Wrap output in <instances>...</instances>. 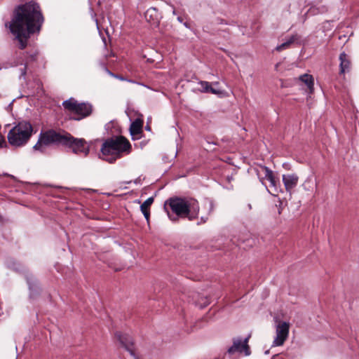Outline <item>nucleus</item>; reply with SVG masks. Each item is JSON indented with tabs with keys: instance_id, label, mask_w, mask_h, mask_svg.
<instances>
[{
	"instance_id": "nucleus-1",
	"label": "nucleus",
	"mask_w": 359,
	"mask_h": 359,
	"mask_svg": "<svg viewBox=\"0 0 359 359\" xmlns=\"http://www.w3.org/2000/svg\"><path fill=\"white\" fill-rule=\"evenodd\" d=\"M43 21L40 6L35 1H31L15 7L8 27L19 42L20 49H25L30 36L40 32Z\"/></svg>"
},
{
	"instance_id": "nucleus-2",
	"label": "nucleus",
	"mask_w": 359,
	"mask_h": 359,
	"mask_svg": "<svg viewBox=\"0 0 359 359\" xmlns=\"http://www.w3.org/2000/svg\"><path fill=\"white\" fill-rule=\"evenodd\" d=\"M163 208L172 222H177L179 218L193 221L198 217L200 210L199 203L195 198L178 196L166 200Z\"/></svg>"
},
{
	"instance_id": "nucleus-3",
	"label": "nucleus",
	"mask_w": 359,
	"mask_h": 359,
	"mask_svg": "<svg viewBox=\"0 0 359 359\" xmlns=\"http://www.w3.org/2000/svg\"><path fill=\"white\" fill-rule=\"evenodd\" d=\"M100 151L104 156V159L113 163L122 156V153L130 152L131 144L123 136H116L107 139L102 144Z\"/></svg>"
},
{
	"instance_id": "nucleus-4",
	"label": "nucleus",
	"mask_w": 359,
	"mask_h": 359,
	"mask_svg": "<svg viewBox=\"0 0 359 359\" xmlns=\"http://www.w3.org/2000/svg\"><path fill=\"white\" fill-rule=\"evenodd\" d=\"M66 133L67 132L65 130L57 132L54 129L41 130L36 144L33 147V149L44 153L46 147L50 145L64 147L65 141L66 140Z\"/></svg>"
},
{
	"instance_id": "nucleus-5",
	"label": "nucleus",
	"mask_w": 359,
	"mask_h": 359,
	"mask_svg": "<svg viewBox=\"0 0 359 359\" xmlns=\"http://www.w3.org/2000/svg\"><path fill=\"white\" fill-rule=\"evenodd\" d=\"M32 132L33 127L29 121H20L8 132V141L12 146L22 147L29 141Z\"/></svg>"
},
{
	"instance_id": "nucleus-6",
	"label": "nucleus",
	"mask_w": 359,
	"mask_h": 359,
	"mask_svg": "<svg viewBox=\"0 0 359 359\" xmlns=\"http://www.w3.org/2000/svg\"><path fill=\"white\" fill-rule=\"evenodd\" d=\"M66 110L74 113L76 116L72 118L74 121H81L91 115L93 106L89 102L79 103L74 98H69L62 102Z\"/></svg>"
},
{
	"instance_id": "nucleus-7",
	"label": "nucleus",
	"mask_w": 359,
	"mask_h": 359,
	"mask_svg": "<svg viewBox=\"0 0 359 359\" xmlns=\"http://www.w3.org/2000/svg\"><path fill=\"white\" fill-rule=\"evenodd\" d=\"M64 147L71 149L76 154H83L86 156L89 154V146L87 145V142L83 138H76L67 132Z\"/></svg>"
},
{
	"instance_id": "nucleus-8",
	"label": "nucleus",
	"mask_w": 359,
	"mask_h": 359,
	"mask_svg": "<svg viewBox=\"0 0 359 359\" xmlns=\"http://www.w3.org/2000/svg\"><path fill=\"white\" fill-rule=\"evenodd\" d=\"M250 337V336L249 335L243 340L240 338H233V345L228 348L227 352L229 354H233L236 351L239 353L244 352L245 355H250L251 351L248 344Z\"/></svg>"
},
{
	"instance_id": "nucleus-9",
	"label": "nucleus",
	"mask_w": 359,
	"mask_h": 359,
	"mask_svg": "<svg viewBox=\"0 0 359 359\" xmlns=\"http://www.w3.org/2000/svg\"><path fill=\"white\" fill-rule=\"evenodd\" d=\"M25 278L28 285L30 298H35L41 292V287L36 276L29 271L25 273Z\"/></svg>"
},
{
	"instance_id": "nucleus-10",
	"label": "nucleus",
	"mask_w": 359,
	"mask_h": 359,
	"mask_svg": "<svg viewBox=\"0 0 359 359\" xmlns=\"http://www.w3.org/2000/svg\"><path fill=\"white\" fill-rule=\"evenodd\" d=\"M115 337L120 342L121 346L125 348V349L128 351L130 354L135 358V359H138L135 353L133 339L130 335L127 334H122L120 332H116L115 333Z\"/></svg>"
},
{
	"instance_id": "nucleus-11",
	"label": "nucleus",
	"mask_w": 359,
	"mask_h": 359,
	"mask_svg": "<svg viewBox=\"0 0 359 359\" xmlns=\"http://www.w3.org/2000/svg\"><path fill=\"white\" fill-rule=\"evenodd\" d=\"M143 123V119L140 118H137L131 123L129 130L133 140H139L142 137Z\"/></svg>"
},
{
	"instance_id": "nucleus-12",
	"label": "nucleus",
	"mask_w": 359,
	"mask_h": 359,
	"mask_svg": "<svg viewBox=\"0 0 359 359\" xmlns=\"http://www.w3.org/2000/svg\"><path fill=\"white\" fill-rule=\"evenodd\" d=\"M293 43H296L297 45H302V37L298 34H295L290 36V38L284 43L278 46L276 48L277 51H282L285 49H287L290 47V46Z\"/></svg>"
},
{
	"instance_id": "nucleus-13",
	"label": "nucleus",
	"mask_w": 359,
	"mask_h": 359,
	"mask_svg": "<svg viewBox=\"0 0 359 359\" xmlns=\"http://www.w3.org/2000/svg\"><path fill=\"white\" fill-rule=\"evenodd\" d=\"M299 177L295 174L283 175V182L287 191H291L297 184Z\"/></svg>"
},
{
	"instance_id": "nucleus-14",
	"label": "nucleus",
	"mask_w": 359,
	"mask_h": 359,
	"mask_svg": "<svg viewBox=\"0 0 359 359\" xmlns=\"http://www.w3.org/2000/svg\"><path fill=\"white\" fill-rule=\"evenodd\" d=\"M144 18L149 23L157 25L159 22L160 13L156 8L151 7L145 12Z\"/></svg>"
},
{
	"instance_id": "nucleus-15",
	"label": "nucleus",
	"mask_w": 359,
	"mask_h": 359,
	"mask_svg": "<svg viewBox=\"0 0 359 359\" xmlns=\"http://www.w3.org/2000/svg\"><path fill=\"white\" fill-rule=\"evenodd\" d=\"M260 168L264 172V177L261 178L260 181L263 183V179H266L270 182L271 187L276 189L277 183L278 181L276 180V177H274L273 171L264 165L260 166Z\"/></svg>"
},
{
	"instance_id": "nucleus-16",
	"label": "nucleus",
	"mask_w": 359,
	"mask_h": 359,
	"mask_svg": "<svg viewBox=\"0 0 359 359\" xmlns=\"http://www.w3.org/2000/svg\"><path fill=\"white\" fill-rule=\"evenodd\" d=\"M198 84L201 87V91L202 93H212L214 95H218L219 96H221L222 95H223L224 93V92L223 90H217V89L212 88L210 83H209L208 81H199Z\"/></svg>"
},
{
	"instance_id": "nucleus-17",
	"label": "nucleus",
	"mask_w": 359,
	"mask_h": 359,
	"mask_svg": "<svg viewBox=\"0 0 359 359\" xmlns=\"http://www.w3.org/2000/svg\"><path fill=\"white\" fill-rule=\"evenodd\" d=\"M339 60L340 74L348 72L351 69V61L348 55L344 52L341 53L339 55Z\"/></svg>"
},
{
	"instance_id": "nucleus-18",
	"label": "nucleus",
	"mask_w": 359,
	"mask_h": 359,
	"mask_svg": "<svg viewBox=\"0 0 359 359\" xmlns=\"http://www.w3.org/2000/svg\"><path fill=\"white\" fill-rule=\"evenodd\" d=\"M299 80L307 86L311 92L313 90L314 81L311 75L303 74L299 76Z\"/></svg>"
},
{
	"instance_id": "nucleus-19",
	"label": "nucleus",
	"mask_w": 359,
	"mask_h": 359,
	"mask_svg": "<svg viewBox=\"0 0 359 359\" xmlns=\"http://www.w3.org/2000/svg\"><path fill=\"white\" fill-rule=\"evenodd\" d=\"M290 325L286 322H282L279 323L276 327V333L280 335H283L286 337H288Z\"/></svg>"
},
{
	"instance_id": "nucleus-20",
	"label": "nucleus",
	"mask_w": 359,
	"mask_h": 359,
	"mask_svg": "<svg viewBox=\"0 0 359 359\" xmlns=\"http://www.w3.org/2000/svg\"><path fill=\"white\" fill-rule=\"evenodd\" d=\"M214 209H215V205H214L213 202L210 201L209 202V204H208V215L206 216L201 217L200 221L198 222L197 224L198 225H201L202 224L206 223L207 221L208 220V215H210V214L212 213V212L214 211Z\"/></svg>"
},
{
	"instance_id": "nucleus-21",
	"label": "nucleus",
	"mask_w": 359,
	"mask_h": 359,
	"mask_svg": "<svg viewBox=\"0 0 359 359\" xmlns=\"http://www.w3.org/2000/svg\"><path fill=\"white\" fill-rule=\"evenodd\" d=\"M194 302L195 305L198 306L200 309H203L210 304V301L207 297H200L196 300H194Z\"/></svg>"
},
{
	"instance_id": "nucleus-22",
	"label": "nucleus",
	"mask_w": 359,
	"mask_h": 359,
	"mask_svg": "<svg viewBox=\"0 0 359 359\" xmlns=\"http://www.w3.org/2000/svg\"><path fill=\"white\" fill-rule=\"evenodd\" d=\"M154 197H149L141 205H140V210H146L149 211L150 210V206L154 203Z\"/></svg>"
},
{
	"instance_id": "nucleus-23",
	"label": "nucleus",
	"mask_w": 359,
	"mask_h": 359,
	"mask_svg": "<svg viewBox=\"0 0 359 359\" xmlns=\"http://www.w3.org/2000/svg\"><path fill=\"white\" fill-rule=\"evenodd\" d=\"M287 337L276 333V337L273 342V346H282Z\"/></svg>"
},
{
	"instance_id": "nucleus-24",
	"label": "nucleus",
	"mask_w": 359,
	"mask_h": 359,
	"mask_svg": "<svg viewBox=\"0 0 359 359\" xmlns=\"http://www.w3.org/2000/svg\"><path fill=\"white\" fill-rule=\"evenodd\" d=\"M27 65L25 63L24 67L20 69V78L25 79V76L27 74Z\"/></svg>"
},
{
	"instance_id": "nucleus-25",
	"label": "nucleus",
	"mask_w": 359,
	"mask_h": 359,
	"mask_svg": "<svg viewBox=\"0 0 359 359\" xmlns=\"http://www.w3.org/2000/svg\"><path fill=\"white\" fill-rule=\"evenodd\" d=\"M38 53L36 52L31 53L28 55L27 60L29 62H34L36 60Z\"/></svg>"
},
{
	"instance_id": "nucleus-26",
	"label": "nucleus",
	"mask_w": 359,
	"mask_h": 359,
	"mask_svg": "<svg viewBox=\"0 0 359 359\" xmlns=\"http://www.w3.org/2000/svg\"><path fill=\"white\" fill-rule=\"evenodd\" d=\"M7 144L5 140L4 137L0 133V149L3 147H6Z\"/></svg>"
},
{
	"instance_id": "nucleus-27",
	"label": "nucleus",
	"mask_w": 359,
	"mask_h": 359,
	"mask_svg": "<svg viewBox=\"0 0 359 359\" xmlns=\"http://www.w3.org/2000/svg\"><path fill=\"white\" fill-rule=\"evenodd\" d=\"M141 212L144 215V216L145 219H147V221L149 222V217H150V210H149V211L142 210Z\"/></svg>"
},
{
	"instance_id": "nucleus-28",
	"label": "nucleus",
	"mask_w": 359,
	"mask_h": 359,
	"mask_svg": "<svg viewBox=\"0 0 359 359\" xmlns=\"http://www.w3.org/2000/svg\"><path fill=\"white\" fill-rule=\"evenodd\" d=\"M108 72H109V74H111L112 76H114V77H116V78H117V79H118L120 80H122V81L125 80V79L122 76L114 74L111 73L109 71H108Z\"/></svg>"
},
{
	"instance_id": "nucleus-29",
	"label": "nucleus",
	"mask_w": 359,
	"mask_h": 359,
	"mask_svg": "<svg viewBox=\"0 0 359 359\" xmlns=\"http://www.w3.org/2000/svg\"><path fill=\"white\" fill-rule=\"evenodd\" d=\"M216 24H226V22H225V20L224 19H222V18H217L216 19V22H215Z\"/></svg>"
},
{
	"instance_id": "nucleus-30",
	"label": "nucleus",
	"mask_w": 359,
	"mask_h": 359,
	"mask_svg": "<svg viewBox=\"0 0 359 359\" xmlns=\"http://www.w3.org/2000/svg\"><path fill=\"white\" fill-rule=\"evenodd\" d=\"M177 20H178L180 22H183V18H182L181 16H178V17H177Z\"/></svg>"
},
{
	"instance_id": "nucleus-31",
	"label": "nucleus",
	"mask_w": 359,
	"mask_h": 359,
	"mask_svg": "<svg viewBox=\"0 0 359 359\" xmlns=\"http://www.w3.org/2000/svg\"><path fill=\"white\" fill-rule=\"evenodd\" d=\"M145 129H146L147 130L150 131V130H151V127H150V126L147 124V125L145 126Z\"/></svg>"
},
{
	"instance_id": "nucleus-32",
	"label": "nucleus",
	"mask_w": 359,
	"mask_h": 359,
	"mask_svg": "<svg viewBox=\"0 0 359 359\" xmlns=\"http://www.w3.org/2000/svg\"><path fill=\"white\" fill-rule=\"evenodd\" d=\"M184 25L187 27V28H190V25L188 22H184Z\"/></svg>"
},
{
	"instance_id": "nucleus-33",
	"label": "nucleus",
	"mask_w": 359,
	"mask_h": 359,
	"mask_svg": "<svg viewBox=\"0 0 359 359\" xmlns=\"http://www.w3.org/2000/svg\"><path fill=\"white\" fill-rule=\"evenodd\" d=\"M172 13H173L174 15H176V14H177V12H176V11H175V9H174V10H173Z\"/></svg>"
},
{
	"instance_id": "nucleus-34",
	"label": "nucleus",
	"mask_w": 359,
	"mask_h": 359,
	"mask_svg": "<svg viewBox=\"0 0 359 359\" xmlns=\"http://www.w3.org/2000/svg\"><path fill=\"white\" fill-rule=\"evenodd\" d=\"M4 176H10V175L7 174V173H4ZM11 177H13L12 175H11Z\"/></svg>"
},
{
	"instance_id": "nucleus-35",
	"label": "nucleus",
	"mask_w": 359,
	"mask_h": 359,
	"mask_svg": "<svg viewBox=\"0 0 359 359\" xmlns=\"http://www.w3.org/2000/svg\"><path fill=\"white\" fill-rule=\"evenodd\" d=\"M212 84H213L214 86H216V85H218V84H219V83H218V82H215V83H213Z\"/></svg>"
},
{
	"instance_id": "nucleus-36",
	"label": "nucleus",
	"mask_w": 359,
	"mask_h": 359,
	"mask_svg": "<svg viewBox=\"0 0 359 359\" xmlns=\"http://www.w3.org/2000/svg\"><path fill=\"white\" fill-rule=\"evenodd\" d=\"M269 351H266L265 352V353H266V354H268V353H269Z\"/></svg>"
}]
</instances>
